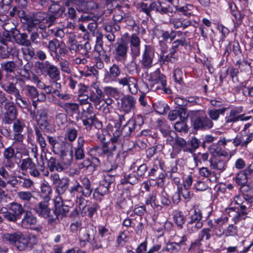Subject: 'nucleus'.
Returning <instances> with one entry per match:
<instances>
[{"instance_id": "obj_62", "label": "nucleus", "mask_w": 253, "mask_h": 253, "mask_svg": "<svg viewBox=\"0 0 253 253\" xmlns=\"http://www.w3.org/2000/svg\"><path fill=\"white\" fill-rule=\"evenodd\" d=\"M60 41L56 39H54L49 42L48 48L51 52H54L57 55V47Z\"/></svg>"}, {"instance_id": "obj_12", "label": "nucleus", "mask_w": 253, "mask_h": 253, "mask_svg": "<svg viewBox=\"0 0 253 253\" xmlns=\"http://www.w3.org/2000/svg\"><path fill=\"white\" fill-rule=\"evenodd\" d=\"M202 214L200 210H194V213L190 215V220L187 223V231L189 233L195 232L202 228Z\"/></svg>"}, {"instance_id": "obj_2", "label": "nucleus", "mask_w": 253, "mask_h": 253, "mask_svg": "<svg viewBox=\"0 0 253 253\" xmlns=\"http://www.w3.org/2000/svg\"><path fill=\"white\" fill-rule=\"evenodd\" d=\"M28 32L30 35V39H29L28 34L26 33H20L16 29H11V33L15 42L18 45L25 46L30 45L31 42L37 43V40L39 37L38 32L31 30V31Z\"/></svg>"}, {"instance_id": "obj_51", "label": "nucleus", "mask_w": 253, "mask_h": 253, "mask_svg": "<svg viewBox=\"0 0 253 253\" xmlns=\"http://www.w3.org/2000/svg\"><path fill=\"white\" fill-rule=\"evenodd\" d=\"M61 158L66 166H69L71 165L73 160V151L71 150L67 153L60 156Z\"/></svg>"}, {"instance_id": "obj_16", "label": "nucleus", "mask_w": 253, "mask_h": 253, "mask_svg": "<svg viewBox=\"0 0 253 253\" xmlns=\"http://www.w3.org/2000/svg\"><path fill=\"white\" fill-rule=\"evenodd\" d=\"M253 140V133H246L244 130H241L238 133L233 140V144L235 147L241 146L246 148Z\"/></svg>"}, {"instance_id": "obj_10", "label": "nucleus", "mask_w": 253, "mask_h": 253, "mask_svg": "<svg viewBox=\"0 0 253 253\" xmlns=\"http://www.w3.org/2000/svg\"><path fill=\"white\" fill-rule=\"evenodd\" d=\"M144 123V119L141 115H137L134 119L128 120L121 130V136L124 138L131 136L135 131L136 126H141Z\"/></svg>"}, {"instance_id": "obj_26", "label": "nucleus", "mask_w": 253, "mask_h": 253, "mask_svg": "<svg viewBox=\"0 0 253 253\" xmlns=\"http://www.w3.org/2000/svg\"><path fill=\"white\" fill-rule=\"evenodd\" d=\"M72 150V145L70 143L66 141H62L57 144L55 148L53 150V152L60 156L67 153Z\"/></svg>"}, {"instance_id": "obj_34", "label": "nucleus", "mask_w": 253, "mask_h": 253, "mask_svg": "<svg viewBox=\"0 0 253 253\" xmlns=\"http://www.w3.org/2000/svg\"><path fill=\"white\" fill-rule=\"evenodd\" d=\"M217 145L213 144L209 148L210 153L213 155L212 157L226 156L227 155V152L219 147Z\"/></svg>"}, {"instance_id": "obj_40", "label": "nucleus", "mask_w": 253, "mask_h": 253, "mask_svg": "<svg viewBox=\"0 0 253 253\" xmlns=\"http://www.w3.org/2000/svg\"><path fill=\"white\" fill-rule=\"evenodd\" d=\"M159 129L165 137L168 136L171 137L172 133L174 134H175V132L171 129L169 125L162 121H161V124L160 123Z\"/></svg>"}, {"instance_id": "obj_63", "label": "nucleus", "mask_w": 253, "mask_h": 253, "mask_svg": "<svg viewBox=\"0 0 253 253\" xmlns=\"http://www.w3.org/2000/svg\"><path fill=\"white\" fill-rule=\"evenodd\" d=\"M110 76L112 78H117L121 74V70L119 66L114 64L110 67L109 70Z\"/></svg>"}, {"instance_id": "obj_5", "label": "nucleus", "mask_w": 253, "mask_h": 253, "mask_svg": "<svg viewBox=\"0 0 253 253\" xmlns=\"http://www.w3.org/2000/svg\"><path fill=\"white\" fill-rule=\"evenodd\" d=\"M46 13L39 11L34 13L32 16H30L27 19V31L30 32L31 30L33 31H37V26L41 30L45 29L46 25H45V21H47L46 19Z\"/></svg>"}, {"instance_id": "obj_44", "label": "nucleus", "mask_w": 253, "mask_h": 253, "mask_svg": "<svg viewBox=\"0 0 253 253\" xmlns=\"http://www.w3.org/2000/svg\"><path fill=\"white\" fill-rule=\"evenodd\" d=\"M180 121H177L174 125V129L176 131L180 132H184L186 133L188 131V127L186 124L187 120L180 119Z\"/></svg>"}, {"instance_id": "obj_32", "label": "nucleus", "mask_w": 253, "mask_h": 253, "mask_svg": "<svg viewBox=\"0 0 253 253\" xmlns=\"http://www.w3.org/2000/svg\"><path fill=\"white\" fill-rule=\"evenodd\" d=\"M1 87L6 93L12 94L14 96L18 95L19 92V89L16 87L15 84L12 82H7V83L1 84Z\"/></svg>"}, {"instance_id": "obj_45", "label": "nucleus", "mask_w": 253, "mask_h": 253, "mask_svg": "<svg viewBox=\"0 0 253 253\" xmlns=\"http://www.w3.org/2000/svg\"><path fill=\"white\" fill-rule=\"evenodd\" d=\"M69 46L68 48L70 52L72 53H78L81 44H79L78 42L73 38L69 39Z\"/></svg>"}, {"instance_id": "obj_13", "label": "nucleus", "mask_w": 253, "mask_h": 253, "mask_svg": "<svg viewBox=\"0 0 253 253\" xmlns=\"http://www.w3.org/2000/svg\"><path fill=\"white\" fill-rule=\"evenodd\" d=\"M128 41L123 38L118 41L115 46L114 57L117 61L124 62L126 61L128 50Z\"/></svg>"}, {"instance_id": "obj_31", "label": "nucleus", "mask_w": 253, "mask_h": 253, "mask_svg": "<svg viewBox=\"0 0 253 253\" xmlns=\"http://www.w3.org/2000/svg\"><path fill=\"white\" fill-rule=\"evenodd\" d=\"M24 90L26 96L34 100H40L39 96L40 95L37 88L34 86L26 85L24 87Z\"/></svg>"}, {"instance_id": "obj_11", "label": "nucleus", "mask_w": 253, "mask_h": 253, "mask_svg": "<svg viewBox=\"0 0 253 253\" xmlns=\"http://www.w3.org/2000/svg\"><path fill=\"white\" fill-rule=\"evenodd\" d=\"M191 122L195 130L209 129L213 125L212 121L204 113L195 115L192 118Z\"/></svg>"}, {"instance_id": "obj_25", "label": "nucleus", "mask_w": 253, "mask_h": 253, "mask_svg": "<svg viewBox=\"0 0 253 253\" xmlns=\"http://www.w3.org/2000/svg\"><path fill=\"white\" fill-rule=\"evenodd\" d=\"M70 207L67 205H65L61 201H55L54 208L53 211V214L57 216V219L60 215L62 216H66L67 213L69 212Z\"/></svg>"}, {"instance_id": "obj_15", "label": "nucleus", "mask_w": 253, "mask_h": 253, "mask_svg": "<svg viewBox=\"0 0 253 253\" xmlns=\"http://www.w3.org/2000/svg\"><path fill=\"white\" fill-rule=\"evenodd\" d=\"M155 55L154 48L150 45H145L144 50L142 54L141 64L142 68L149 69L152 66L153 60Z\"/></svg>"}, {"instance_id": "obj_21", "label": "nucleus", "mask_w": 253, "mask_h": 253, "mask_svg": "<svg viewBox=\"0 0 253 253\" xmlns=\"http://www.w3.org/2000/svg\"><path fill=\"white\" fill-rule=\"evenodd\" d=\"M37 223V217L31 211H25L21 221V226L25 229L32 228Z\"/></svg>"}, {"instance_id": "obj_3", "label": "nucleus", "mask_w": 253, "mask_h": 253, "mask_svg": "<svg viewBox=\"0 0 253 253\" xmlns=\"http://www.w3.org/2000/svg\"><path fill=\"white\" fill-rule=\"evenodd\" d=\"M35 67L38 73L47 75L51 80H60V74L59 69L49 61H38L35 63Z\"/></svg>"}, {"instance_id": "obj_23", "label": "nucleus", "mask_w": 253, "mask_h": 253, "mask_svg": "<svg viewBox=\"0 0 253 253\" xmlns=\"http://www.w3.org/2000/svg\"><path fill=\"white\" fill-rule=\"evenodd\" d=\"M188 114L185 107L176 106L175 109L170 111L168 115V118L170 121L175 120L178 117L180 119L187 120Z\"/></svg>"}, {"instance_id": "obj_14", "label": "nucleus", "mask_w": 253, "mask_h": 253, "mask_svg": "<svg viewBox=\"0 0 253 253\" xmlns=\"http://www.w3.org/2000/svg\"><path fill=\"white\" fill-rule=\"evenodd\" d=\"M1 115L2 122L5 125H10L14 121L18 115V110L13 102L11 103L3 110Z\"/></svg>"}, {"instance_id": "obj_60", "label": "nucleus", "mask_w": 253, "mask_h": 253, "mask_svg": "<svg viewBox=\"0 0 253 253\" xmlns=\"http://www.w3.org/2000/svg\"><path fill=\"white\" fill-rule=\"evenodd\" d=\"M147 166L146 164H143L139 166L136 171V175L140 180L141 178H143L145 176V173L147 170Z\"/></svg>"}, {"instance_id": "obj_56", "label": "nucleus", "mask_w": 253, "mask_h": 253, "mask_svg": "<svg viewBox=\"0 0 253 253\" xmlns=\"http://www.w3.org/2000/svg\"><path fill=\"white\" fill-rule=\"evenodd\" d=\"M16 103L22 108H26L30 104V102L28 100L23 99L20 92L18 93V95L15 96Z\"/></svg>"}, {"instance_id": "obj_38", "label": "nucleus", "mask_w": 253, "mask_h": 253, "mask_svg": "<svg viewBox=\"0 0 253 253\" xmlns=\"http://www.w3.org/2000/svg\"><path fill=\"white\" fill-rule=\"evenodd\" d=\"M61 107L68 114L76 113L79 111V106L75 103H65Z\"/></svg>"}, {"instance_id": "obj_42", "label": "nucleus", "mask_w": 253, "mask_h": 253, "mask_svg": "<svg viewBox=\"0 0 253 253\" xmlns=\"http://www.w3.org/2000/svg\"><path fill=\"white\" fill-rule=\"evenodd\" d=\"M227 109V108H222L218 109H213L209 110L208 115L211 120H217L219 117V115L223 114Z\"/></svg>"}, {"instance_id": "obj_9", "label": "nucleus", "mask_w": 253, "mask_h": 253, "mask_svg": "<svg viewBox=\"0 0 253 253\" xmlns=\"http://www.w3.org/2000/svg\"><path fill=\"white\" fill-rule=\"evenodd\" d=\"M33 118H35L41 129L45 133H51L53 130L52 125L48 120L47 110L42 108L38 110L36 114L31 112Z\"/></svg>"}, {"instance_id": "obj_50", "label": "nucleus", "mask_w": 253, "mask_h": 253, "mask_svg": "<svg viewBox=\"0 0 253 253\" xmlns=\"http://www.w3.org/2000/svg\"><path fill=\"white\" fill-rule=\"evenodd\" d=\"M251 63L249 62L247 60H239L236 62V65L238 66V69L241 72L249 71L251 69Z\"/></svg>"}, {"instance_id": "obj_19", "label": "nucleus", "mask_w": 253, "mask_h": 253, "mask_svg": "<svg viewBox=\"0 0 253 253\" xmlns=\"http://www.w3.org/2000/svg\"><path fill=\"white\" fill-rule=\"evenodd\" d=\"M227 5L230 13L234 18L235 23L239 26L241 24L245 14L242 11L238 10L236 5L232 0L227 1Z\"/></svg>"}, {"instance_id": "obj_53", "label": "nucleus", "mask_w": 253, "mask_h": 253, "mask_svg": "<svg viewBox=\"0 0 253 253\" xmlns=\"http://www.w3.org/2000/svg\"><path fill=\"white\" fill-rule=\"evenodd\" d=\"M175 144L180 148L179 150L182 149L185 152L190 151L188 149V143L183 138L179 137H176L175 139Z\"/></svg>"}, {"instance_id": "obj_4", "label": "nucleus", "mask_w": 253, "mask_h": 253, "mask_svg": "<svg viewBox=\"0 0 253 253\" xmlns=\"http://www.w3.org/2000/svg\"><path fill=\"white\" fill-rule=\"evenodd\" d=\"M73 184L69 189V192L72 196H75L76 193H81L82 196L89 197L93 192L91 182L87 177L81 179V184L77 180H73Z\"/></svg>"}, {"instance_id": "obj_20", "label": "nucleus", "mask_w": 253, "mask_h": 253, "mask_svg": "<svg viewBox=\"0 0 253 253\" xmlns=\"http://www.w3.org/2000/svg\"><path fill=\"white\" fill-rule=\"evenodd\" d=\"M121 110L125 114H128L134 110L136 100L132 96L125 95L121 98Z\"/></svg>"}, {"instance_id": "obj_30", "label": "nucleus", "mask_w": 253, "mask_h": 253, "mask_svg": "<svg viewBox=\"0 0 253 253\" xmlns=\"http://www.w3.org/2000/svg\"><path fill=\"white\" fill-rule=\"evenodd\" d=\"M49 13L53 14L56 17H62L65 13V8L59 3H52L48 8Z\"/></svg>"}, {"instance_id": "obj_41", "label": "nucleus", "mask_w": 253, "mask_h": 253, "mask_svg": "<svg viewBox=\"0 0 253 253\" xmlns=\"http://www.w3.org/2000/svg\"><path fill=\"white\" fill-rule=\"evenodd\" d=\"M12 102L5 96V93L0 90V117L3 114L2 110Z\"/></svg>"}, {"instance_id": "obj_47", "label": "nucleus", "mask_w": 253, "mask_h": 253, "mask_svg": "<svg viewBox=\"0 0 253 253\" xmlns=\"http://www.w3.org/2000/svg\"><path fill=\"white\" fill-rule=\"evenodd\" d=\"M157 82L160 83L162 85L163 89L164 92L167 94H170L171 91L169 88L167 87V81L166 76L162 74H159L158 78H157Z\"/></svg>"}, {"instance_id": "obj_48", "label": "nucleus", "mask_w": 253, "mask_h": 253, "mask_svg": "<svg viewBox=\"0 0 253 253\" xmlns=\"http://www.w3.org/2000/svg\"><path fill=\"white\" fill-rule=\"evenodd\" d=\"M118 204L120 208L124 210L123 212L128 211L132 207V202L130 198L124 199L120 201Z\"/></svg>"}, {"instance_id": "obj_49", "label": "nucleus", "mask_w": 253, "mask_h": 253, "mask_svg": "<svg viewBox=\"0 0 253 253\" xmlns=\"http://www.w3.org/2000/svg\"><path fill=\"white\" fill-rule=\"evenodd\" d=\"M88 153L92 158H95L96 160H97V161H99L97 157L102 156L101 146L98 145L94 146L93 147L89 149Z\"/></svg>"}, {"instance_id": "obj_33", "label": "nucleus", "mask_w": 253, "mask_h": 253, "mask_svg": "<svg viewBox=\"0 0 253 253\" xmlns=\"http://www.w3.org/2000/svg\"><path fill=\"white\" fill-rule=\"evenodd\" d=\"M16 154L14 148L12 146H9L5 149L3 156L8 163V167H11L14 165V164L11 162V160L16 156Z\"/></svg>"}, {"instance_id": "obj_61", "label": "nucleus", "mask_w": 253, "mask_h": 253, "mask_svg": "<svg viewBox=\"0 0 253 253\" xmlns=\"http://www.w3.org/2000/svg\"><path fill=\"white\" fill-rule=\"evenodd\" d=\"M237 91L242 90V93L246 96L253 97V86H246V85L243 86H237Z\"/></svg>"}, {"instance_id": "obj_39", "label": "nucleus", "mask_w": 253, "mask_h": 253, "mask_svg": "<svg viewBox=\"0 0 253 253\" xmlns=\"http://www.w3.org/2000/svg\"><path fill=\"white\" fill-rule=\"evenodd\" d=\"M128 41L130 42V46L137 50V55L139 54L140 40L136 34H132L129 37Z\"/></svg>"}, {"instance_id": "obj_35", "label": "nucleus", "mask_w": 253, "mask_h": 253, "mask_svg": "<svg viewBox=\"0 0 253 253\" xmlns=\"http://www.w3.org/2000/svg\"><path fill=\"white\" fill-rule=\"evenodd\" d=\"M140 181V179L137 177V175L135 173H130L129 174H125L123 178L121 179V183L126 184L129 183L131 185H134Z\"/></svg>"}, {"instance_id": "obj_24", "label": "nucleus", "mask_w": 253, "mask_h": 253, "mask_svg": "<svg viewBox=\"0 0 253 253\" xmlns=\"http://www.w3.org/2000/svg\"><path fill=\"white\" fill-rule=\"evenodd\" d=\"M187 238L185 236L181 237L180 240L177 242H170L167 244L166 250L171 253H176L181 249L187 245Z\"/></svg>"}, {"instance_id": "obj_52", "label": "nucleus", "mask_w": 253, "mask_h": 253, "mask_svg": "<svg viewBox=\"0 0 253 253\" xmlns=\"http://www.w3.org/2000/svg\"><path fill=\"white\" fill-rule=\"evenodd\" d=\"M90 44L86 42L84 44H81L78 53L82 54L84 57H89V51L91 49Z\"/></svg>"}, {"instance_id": "obj_64", "label": "nucleus", "mask_w": 253, "mask_h": 253, "mask_svg": "<svg viewBox=\"0 0 253 253\" xmlns=\"http://www.w3.org/2000/svg\"><path fill=\"white\" fill-rule=\"evenodd\" d=\"M211 229L210 228H204L203 229L199 234L198 239L201 241L204 240V238L206 240H208L210 239L211 235L210 233Z\"/></svg>"}, {"instance_id": "obj_1", "label": "nucleus", "mask_w": 253, "mask_h": 253, "mask_svg": "<svg viewBox=\"0 0 253 253\" xmlns=\"http://www.w3.org/2000/svg\"><path fill=\"white\" fill-rule=\"evenodd\" d=\"M2 239L9 244H14L20 251L31 249L37 243V239L35 235H27L21 232L3 234Z\"/></svg>"}, {"instance_id": "obj_6", "label": "nucleus", "mask_w": 253, "mask_h": 253, "mask_svg": "<svg viewBox=\"0 0 253 253\" xmlns=\"http://www.w3.org/2000/svg\"><path fill=\"white\" fill-rule=\"evenodd\" d=\"M53 188L58 195H63L73 185V180L66 176L61 178L57 173L51 174L50 176Z\"/></svg>"}, {"instance_id": "obj_37", "label": "nucleus", "mask_w": 253, "mask_h": 253, "mask_svg": "<svg viewBox=\"0 0 253 253\" xmlns=\"http://www.w3.org/2000/svg\"><path fill=\"white\" fill-rule=\"evenodd\" d=\"M32 43H30V45H25V47L21 48L23 55L28 61L32 59L36 55L34 49L32 46Z\"/></svg>"}, {"instance_id": "obj_57", "label": "nucleus", "mask_w": 253, "mask_h": 253, "mask_svg": "<svg viewBox=\"0 0 253 253\" xmlns=\"http://www.w3.org/2000/svg\"><path fill=\"white\" fill-rule=\"evenodd\" d=\"M56 58L59 61V66L62 71L67 74H70L71 70L69 67V63L67 60L60 61L61 57H56Z\"/></svg>"}, {"instance_id": "obj_27", "label": "nucleus", "mask_w": 253, "mask_h": 253, "mask_svg": "<svg viewBox=\"0 0 253 253\" xmlns=\"http://www.w3.org/2000/svg\"><path fill=\"white\" fill-rule=\"evenodd\" d=\"M1 69L5 72V77L9 79H13L14 77L10 75V73L14 72L16 65L13 61L2 62L1 63Z\"/></svg>"}, {"instance_id": "obj_46", "label": "nucleus", "mask_w": 253, "mask_h": 253, "mask_svg": "<svg viewBox=\"0 0 253 253\" xmlns=\"http://www.w3.org/2000/svg\"><path fill=\"white\" fill-rule=\"evenodd\" d=\"M173 219L175 224L179 229L183 227V225L185 222V218L182 212L179 211L175 213L173 216Z\"/></svg>"}, {"instance_id": "obj_54", "label": "nucleus", "mask_w": 253, "mask_h": 253, "mask_svg": "<svg viewBox=\"0 0 253 253\" xmlns=\"http://www.w3.org/2000/svg\"><path fill=\"white\" fill-rule=\"evenodd\" d=\"M176 34L177 32L174 30H171L170 32L162 30L161 36L164 41H167L169 39L172 41L176 37Z\"/></svg>"}, {"instance_id": "obj_8", "label": "nucleus", "mask_w": 253, "mask_h": 253, "mask_svg": "<svg viewBox=\"0 0 253 253\" xmlns=\"http://www.w3.org/2000/svg\"><path fill=\"white\" fill-rule=\"evenodd\" d=\"M71 4L74 5L79 12L86 14L98 8V4L92 0H67L65 5L69 6Z\"/></svg>"}, {"instance_id": "obj_36", "label": "nucleus", "mask_w": 253, "mask_h": 253, "mask_svg": "<svg viewBox=\"0 0 253 253\" xmlns=\"http://www.w3.org/2000/svg\"><path fill=\"white\" fill-rule=\"evenodd\" d=\"M35 165H36V164L34 163L32 159L28 157L22 160L19 168L22 171H26L28 169L30 170L34 168Z\"/></svg>"}, {"instance_id": "obj_43", "label": "nucleus", "mask_w": 253, "mask_h": 253, "mask_svg": "<svg viewBox=\"0 0 253 253\" xmlns=\"http://www.w3.org/2000/svg\"><path fill=\"white\" fill-rule=\"evenodd\" d=\"M248 174L244 171H240L234 178V180L238 185L246 184L248 182Z\"/></svg>"}, {"instance_id": "obj_7", "label": "nucleus", "mask_w": 253, "mask_h": 253, "mask_svg": "<svg viewBox=\"0 0 253 253\" xmlns=\"http://www.w3.org/2000/svg\"><path fill=\"white\" fill-rule=\"evenodd\" d=\"M49 196H45L43 201H42L37 204L34 208V211L39 216L45 219H47L49 223L56 221L57 216L53 214V211L49 207L48 201L49 200Z\"/></svg>"}, {"instance_id": "obj_17", "label": "nucleus", "mask_w": 253, "mask_h": 253, "mask_svg": "<svg viewBox=\"0 0 253 253\" xmlns=\"http://www.w3.org/2000/svg\"><path fill=\"white\" fill-rule=\"evenodd\" d=\"M242 107H236L230 110L229 116L226 117L225 124H228L232 122H235L239 120L247 121L251 118V116L245 117L244 114L239 115L242 112Z\"/></svg>"}, {"instance_id": "obj_18", "label": "nucleus", "mask_w": 253, "mask_h": 253, "mask_svg": "<svg viewBox=\"0 0 253 253\" xmlns=\"http://www.w3.org/2000/svg\"><path fill=\"white\" fill-rule=\"evenodd\" d=\"M238 207L236 208V214L233 217V220L235 224L239 223L242 220H245L248 217V215L250 211V207L246 206L237 202Z\"/></svg>"}, {"instance_id": "obj_29", "label": "nucleus", "mask_w": 253, "mask_h": 253, "mask_svg": "<svg viewBox=\"0 0 253 253\" xmlns=\"http://www.w3.org/2000/svg\"><path fill=\"white\" fill-rule=\"evenodd\" d=\"M9 209L18 220L21 218L22 215L25 212L22 205L17 203H12Z\"/></svg>"}, {"instance_id": "obj_58", "label": "nucleus", "mask_w": 253, "mask_h": 253, "mask_svg": "<svg viewBox=\"0 0 253 253\" xmlns=\"http://www.w3.org/2000/svg\"><path fill=\"white\" fill-rule=\"evenodd\" d=\"M78 131L75 128H68L66 130V137L69 141L72 142L75 140Z\"/></svg>"}, {"instance_id": "obj_28", "label": "nucleus", "mask_w": 253, "mask_h": 253, "mask_svg": "<svg viewBox=\"0 0 253 253\" xmlns=\"http://www.w3.org/2000/svg\"><path fill=\"white\" fill-rule=\"evenodd\" d=\"M210 166L213 169L223 171L225 169L226 163L218 157H212L210 159Z\"/></svg>"}, {"instance_id": "obj_59", "label": "nucleus", "mask_w": 253, "mask_h": 253, "mask_svg": "<svg viewBox=\"0 0 253 253\" xmlns=\"http://www.w3.org/2000/svg\"><path fill=\"white\" fill-rule=\"evenodd\" d=\"M200 143V141L197 138L192 137L188 143V144L191 146V147H188V149L190 150V151H188V152L193 153L199 147Z\"/></svg>"}, {"instance_id": "obj_55", "label": "nucleus", "mask_w": 253, "mask_h": 253, "mask_svg": "<svg viewBox=\"0 0 253 253\" xmlns=\"http://www.w3.org/2000/svg\"><path fill=\"white\" fill-rule=\"evenodd\" d=\"M35 130L37 140L38 141L42 150L43 151V149H44L46 146L45 140L38 127L35 128Z\"/></svg>"}, {"instance_id": "obj_22", "label": "nucleus", "mask_w": 253, "mask_h": 253, "mask_svg": "<svg viewBox=\"0 0 253 253\" xmlns=\"http://www.w3.org/2000/svg\"><path fill=\"white\" fill-rule=\"evenodd\" d=\"M113 178H111L107 176L106 178L100 181L99 186L95 190V192L100 195L104 196L108 194L110 192V189L111 185L113 184Z\"/></svg>"}]
</instances>
